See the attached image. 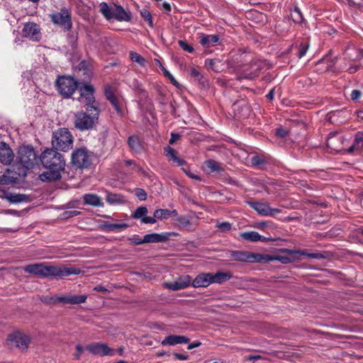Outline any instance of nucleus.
Instances as JSON below:
<instances>
[{
	"label": "nucleus",
	"mask_w": 363,
	"mask_h": 363,
	"mask_svg": "<svg viewBox=\"0 0 363 363\" xmlns=\"http://www.w3.org/2000/svg\"><path fill=\"white\" fill-rule=\"evenodd\" d=\"M201 345V342H200L199 341H194L188 345L187 349L192 350L194 348L199 347Z\"/></svg>",
	"instance_id": "obj_56"
},
{
	"label": "nucleus",
	"mask_w": 363,
	"mask_h": 363,
	"mask_svg": "<svg viewBox=\"0 0 363 363\" xmlns=\"http://www.w3.org/2000/svg\"><path fill=\"white\" fill-rule=\"evenodd\" d=\"M72 162L78 168H86L91 164V157L86 149H78L72 154Z\"/></svg>",
	"instance_id": "obj_10"
},
{
	"label": "nucleus",
	"mask_w": 363,
	"mask_h": 363,
	"mask_svg": "<svg viewBox=\"0 0 363 363\" xmlns=\"http://www.w3.org/2000/svg\"><path fill=\"white\" fill-rule=\"evenodd\" d=\"M147 208L144 206H139L135 209L131 217L135 219H140L143 223H151L154 224L156 223L155 218L150 216H147Z\"/></svg>",
	"instance_id": "obj_20"
},
{
	"label": "nucleus",
	"mask_w": 363,
	"mask_h": 363,
	"mask_svg": "<svg viewBox=\"0 0 363 363\" xmlns=\"http://www.w3.org/2000/svg\"><path fill=\"white\" fill-rule=\"evenodd\" d=\"M179 138V135L178 134H176V133H172L171 134V138L169 139V144H173L174 143H175L178 139Z\"/></svg>",
	"instance_id": "obj_58"
},
{
	"label": "nucleus",
	"mask_w": 363,
	"mask_h": 363,
	"mask_svg": "<svg viewBox=\"0 0 363 363\" xmlns=\"http://www.w3.org/2000/svg\"><path fill=\"white\" fill-rule=\"evenodd\" d=\"M350 6L357 7L363 4V0H347Z\"/></svg>",
	"instance_id": "obj_52"
},
{
	"label": "nucleus",
	"mask_w": 363,
	"mask_h": 363,
	"mask_svg": "<svg viewBox=\"0 0 363 363\" xmlns=\"http://www.w3.org/2000/svg\"><path fill=\"white\" fill-rule=\"evenodd\" d=\"M114 13L113 16V20L118 21H126L128 22L131 19V15L130 12L126 11L122 6H116L114 9Z\"/></svg>",
	"instance_id": "obj_25"
},
{
	"label": "nucleus",
	"mask_w": 363,
	"mask_h": 363,
	"mask_svg": "<svg viewBox=\"0 0 363 363\" xmlns=\"http://www.w3.org/2000/svg\"><path fill=\"white\" fill-rule=\"evenodd\" d=\"M86 349L91 353L98 355H111L112 350L106 345L102 343H94L89 345Z\"/></svg>",
	"instance_id": "obj_21"
},
{
	"label": "nucleus",
	"mask_w": 363,
	"mask_h": 363,
	"mask_svg": "<svg viewBox=\"0 0 363 363\" xmlns=\"http://www.w3.org/2000/svg\"><path fill=\"white\" fill-rule=\"evenodd\" d=\"M23 36L33 41H38L41 35L38 26L33 23H28L24 26L23 29Z\"/></svg>",
	"instance_id": "obj_15"
},
{
	"label": "nucleus",
	"mask_w": 363,
	"mask_h": 363,
	"mask_svg": "<svg viewBox=\"0 0 363 363\" xmlns=\"http://www.w3.org/2000/svg\"><path fill=\"white\" fill-rule=\"evenodd\" d=\"M191 284V278L189 275L179 277L173 282L165 284L167 288L172 291L184 289Z\"/></svg>",
	"instance_id": "obj_17"
},
{
	"label": "nucleus",
	"mask_w": 363,
	"mask_h": 363,
	"mask_svg": "<svg viewBox=\"0 0 363 363\" xmlns=\"http://www.w3.org/2000/svg\"><path fill=\"white\" fill-rule=\"evenodd\" d=\"M37 157V153L33 146H20L17 151L16 161L22 167L18 168V172L8 169L4 174L0 176V185L13 184L20 178L26 177L27 170L33 168L35 165Z\"/></svg>",
	"instance_id": "obj_1"
},
{
	"label": "nucleus",
	"mask_w": 363,
	"mask_h": 363,
	"mask_svg": "<svg viewBox=\"0 0 363 363\" xmlns=\"http://www.w3.org/2000/svg\"><path fill=\"white\" fill-rule=\"evenodd\" d=\"M231 223L228 222H223L218 223L216 224V228H218L221 232H228L231 230Z\"/></svg>",
	"instance_id": "obj_43"
},
{
	"label": "nucleus",
	"mask_w": 363,
	"mask_h": 363,
	"mask_svg": "<svg viewBox=\"0 0 363 363\" xmlns=\"http://www.w3.org/2000/svg\"><path fill=\"white\" fill-rule=\"evenodd\" d=\"M140 15L146 21H147L150 27L153 26L152 16L148 11L143 9L142 11H140Z\"/></svg>",
	"instance_id": "obj_41"
},
{
	"label": "nucleus",
	"mask_w": 363,
	"mask_h": 363,
	"mask_svg": "<svg viewBox=\"0 0 363 363\" xmlns=\"http://www.w3.org/2000/svg\"><path fill=\"white\" fill-rule=\"evenodd\" d=\"M174 356L175 357L176 359H179V360L188 359V356L183 354L174 353Z\"/></svg>",
	"instance_id": "obj_59"
},
{
	"label": "nucleus",
	"mask_w": 363,
	"mask_h": 363,
	"mask_svg": "<svg viewBox=\"0 0 363 363\" xmlns=\"http://www.w3.org/2000/svg\"><path fill=\"white\" fill-rule=\"evenodd\" d=\"M128 227V224L124 223H105L104 228L107 231L114 232V231H122L126 229Z\"/></svg>",
	"instance_id": "obj_37"
},
{
	"label": "nucleus",
	"mask_w": 363,
	"mask_h": 363,
	"mask_svg": "<svg viewBox=\"0 0 363 363\" xmlns=\"http://www.w3.org/2000/svg\"><path fill=\"white\" fill-rule=\"evenodd\" d=\"M308 46L309 45L308 44H301L300 45V49H299V52H298V57L299 58H301L302 57H303L308 49Z\"/></svg>",
	"instance_id": "obj_50"
},
{
	"label": "nucleus",
	"mask_w": 363,
	"mask_h": 363,
	"mask_svg": "<svg viewBox=\"0 0 363 363\" xmlns=\"http://www.w3.org/2000/svg\"><path fill=\"white\" fill-rule=\"evenodd\" d=\"M362 95V91L357 89H354L350 94V98L354 101H359Z\"/></svg>",
	"instance_id": "obj_44"
},
{
	"label": "nucleus",
	"mask_w": 363,
	"mask_h": 363,
	"mask_svg": "<svg viewBox=\"0 0 363 363\" xmlns=\"http://www.w3.org/2000/svg\"><path fill=\"white\" fill-rule=\"evenodd\" d=\"M164 152L168 160L172 161L176 165L182 166L186 163L183 159H181L177 156V152L173 148L167 147L164 148Z\"/></svg>",
	"instance_id": "obj_26"
},
{
	"label": "nucleus",
	"mask_w": 363,
	"mask_h": 363,
	"mask_svg": "<svg viewBox=\"0 0 363 363\" xmlns=\"http://www.w3.org/2000/svg\"><path fill=\"white\" fill-rule=\"evenodd\" d=\"M116 4L109 6L106 2H101L99 4V11L106 18V20L111 21L113 20V16L115 11L114 9L116 7Z\"/></svg>",
	"instance_id": "obj_28"
},
{
	"label": "nucleus",
	"mask_w": 363,
	"mask_h": 363,
	"mask_svg": "<svg viewBox=\"0 0 363 363\" xmlns=\"http://www.w3.org/2000/svg\"><path fill=\"white\" fill-rule=\"evenodd\" d=\"M78 82L71 77H60L56 84L60 94L65 98H69L78 87Z\"/></svg>",
	"instance_id": "obj_5"
},
{
	"label": "nucleus",
	"mask_w": 363,
	"mask_h": 363,
	"mask_svg": "<svg viewBox=\"0 0 363 363\" xmlns=\"http://www.w3.org/2000/svg\"><path fill=\"white\" fill-rule=\"evenodd\" d=\"M212 283L223 284L232 278L230 272H218L216 274L211 273Z\"/></svg>",
	"instance_id": "obj_34"
},
{
	"label": "nucleus",
	"mask_w": 363,
	"mask_h": 363,
	"mask_svg": "<svg viewBox=\"0 0 363 363\" xmlns=\"http://www.w3.org/2000/svg\"><path fill=\"white\" fill-rule=\"evenodd\" d=\"M130 58L132 62L137 63L138 65L141 67H146L147 64V61L143 56L139 55L138 53L130 51Z\"/></svg>",
	"instance_id": "obj_38"
},
{
	"label": "nucleus",
	"mask_w": 363,
	"mask_h": 363,
	"mask_svg": "<svg viewBox=\"0 0 363 363\" xmlns=\"http://www.w3.org/2000/svg\"><path fill=\"white\" fill-rule=\"evenodd\" d=\"M87 296L86 295L80 296H52L50 298V303H62L64 304L77 305L85 303Z\"/></svg>",
	"instance_id": "obj_12"
},
{
	"label": "nucleus",
	"mask_w": 363,
	"mask_h": 363,
	"mask_svg": "<svg viewBox=\"0 0 363 363\" xmlns=\"http://www.w3.org/2000/svg\"><path fill=\"white\" fill-rule=\"evenodd\" d=\"M80 214V212L78 211H67L62 213V216L64 218H69L71 217L77 216Z\"/></svg>",
	"instance_id": "obj_49"
},
{
	"label": "nucleus",
	"mask_w": 363,
	"mask_h": 363,
	"mask_svg": "<svg viewBox=\"0 0 363 363\" xmlns=\"http://www.w3.org/2000/svg\"><path fill=\"white\" fill-rule=\"evenodd\" d=\"M289 250H284L287 252L286 255H270L262 254V262H268L270 261H279L282 264H289L294 261V254H290Z\"/></svg>",
	"instance_id": "obj_19"
},
{
	"label": "nucleus",
	"mask_w": 363,
	"mask_h": 363,
	"mask_svg": "<svg viewBox=\"0 0 363 363\" xmlns=\"http://www.w3.org/2000/svg\"><path fill=\"white\" fill-rule=\"evenodd\" d=\"M24 271L40 277H52L56 279L77 275L82 272L79 268L70 265H51L46 263L28 264L24 267Z\"/></svg>",
	"instance_id": "obj_3"
},
{
	"label": "nucleus",
	"mask_w": 363,
	"mask_h": 363,
	"mask_svg": "<svg viewBox=\"0 0 363 363\" xmlns=\"http://www.w3.org/2000/svg\"><path fill=\"white\" fill-rule=\"evenodd\" d=\"M190 75L191 77L194 78L196 80L199 82H200L203 78L202 74L197 68L194 67H190Z\"/></svg>",
	"instance_id": "obj_40"
},
{
	"label": "nucleus",
	"mask_w": 363,
	"mask_h": 363,
	"mask_svg": "<svg viewBox=\"0 0 363 363\" xmlns=\"http://www.w3.org/2000/svg\"><path fill=\"white\" fill-rule=\"evenodd\" d=\"M169 217V210L168 209H163L160 208L157 209L154 213L153 217L154 218L158 219V220H162L166 219Z\"/></svg>",
	"instance_id": "obj_39"
},
{
	"label": "nucleus",
	"mask_w": 363,
	"mask_h": 363,
	"mask_svg": "<svg viewBox=\"0 0 363 363\" xmlns=\"http://www.w3.org/2000/svg\"><path fill=\"white\" fill-rule=\"evenodd\" d=\"M164 75L169 79L170 82L174 85L178 86V82H177L175 78L172 76V74H171V73L169 72H168L167 70L164 69Z\"/></svg>",
	"instance_id": "obj_54"
},
{
	"label": "nucleus",
	"mask_w": 363,
	"mask_h": 363,
	"mask_svg": "<svg viewBox=\"0 0 363 363\" xmlns=\"http://www.w3.org/2000/svg\"><path fill=\"white\" fill-rule=\"evenodd\" d=\"M125 165L128 167H131L133 164L134 163L133 160H127L124 161Z\"/></svg>",
	"instance_id": "obj_64"
},
{
	"label": "nucleus",
	"mask_w": 363,
	"mask_h": 363,
	"mask_svg": "<svg viewBox=\"0 0 363 363\" xmlns=\"http://www.w3.org/2000/svg\"><path fill=\"white\" fill-rule=\"evenodd\" d=\"M203 168L208 173L218 172L223 170L220 163L213 160H206L203 164Z\"/></svg>",
	"instance_id": "obj_33"
},
{
	"label": "nucleus",
	"mask_w": 363,
	"mask_h": 363,
	"mask_svg": "<svg viewBox=\"0 0 363 363\" xmlns=\"http://www.w3.org/2000/svg\"><path fill=\"white\" fill-rule=\"evenodd\" d=\"M288 252L290 253V254H294V255H296V254H298L300 255H303V256H306L308 257V255L309 254L308 252H307L305 250H302V251H294V250H288Z\"/></svg>",
	"instance_id": "obj_55"
},
{
	"label": "nucleus",
	"mask_w": 363,
	"mask_h": 363,
	"mask_svg": "<svg viewBox=\"0 0 363 363\" xmlns=\"http://www.w3.org/2000/svg\"><path fill=\"white\" fill-rule=\"evenodd\" d=\"M168 239V235L164 233H150L143 237L145 243H154L164 242Z\"/></svg>",
	"instance_id": "obj_30"
},
{
	"label": "nucleus",
	"mask_w": 363,
	"mask_h": 363,
	"mask_svg": "<svg viewBox=\"0 0 363 363\" xmlns=\"http://www.w3.org/2000/svg\"><path fill=\"white\" fill-rule=\"evenodd\" d=\"M189 338L184 335H169L166 337L162 341V345H175L177 344L188 343Z\"/></svg>",
	"instance_id": "obj_23"
},
{
	"label": "nucleus",
	"mask_w": 363,
	"mask_h": 363,
	"mask_svg": "<svg viewBox=\"0 0 363 363\" xmlns=\"http://www.w3.org/2000/svg\"><path fill=\"white\" fill-rule=\"evenodd\" d=\"M179 45L181 48H182L184 50H185V51H186V52H188L189 53H191L194 51V48L191 45L187 44L184 40H179Z\"/></svg>",
	"instance_id": "obj_45"
},
{
	"label": "nucleus",
	"mask_w": 363,
	"mask_h": 363,
	"mask_svg": "<svg viewBox=\"0 0 363 363\" xmlns=\"http://www.w3.org/2000/svg\"><path fill=\"white\" fill-rule=\"evenodd\" d=\"M308 258L315 259H324L325 257L323 253L315 252V253H309L308 255Z\"/></svg>",
	"instance_id": "obj_51"
},
{
	"label": "nucleus",
	"mask_w": 363,
	"mask_h": 363,
	"mask_svg": "<svg viewBox=\"0 0 363 363\" xmlns=\"http://www.w3.org/2000/svg\"><path fill=\"white\" fill-rule=\"evenodd\" d=\"M52 145L55 150L66 152L72 147L73 137L67 128H60L53 133Z\"/></svg>",
	"instance_id": "obj_4"
},
{
	"label": "nucleus",
	"mask_w": 363,
	"mask_h": 363,
	"mask_svg": "<svg viewBox=\"0 0 363 363\" xmlns=\"http://www.w3.org/2000/svg\"><path fill=\"white\" fill-rule=\"evenodd\" d=\"M5 198L11 203H19L30 201L29 196L23 194L7 193Z\"/></svg>",
	"instance_id": "obj_29"
},
{
	"label": "nucleus",
	"mask_w": 363,
	"mask_h": 363,
	"mask_svg": "<svg viewBox=\"0 0 363 363\" xmlns=\"http://www.w3.org/2000/svg\"><path fill=\"white\" fill-rule=\"evenodd\" d=\"M128 240L130 243L134 245H141L145 243L143 238H140L138 235H133L132 238H129Z\"/></svg>",
	"instance_id": "obj_47"
},
{
	"label": "nucleus",
	"mask_w": 363,
	"mask_h": 363,
	"mask_svg": "<svg viewBox=\"0 0 363 363\" xmlns=\"http://www.w3.org/2000/svg\"><path fill=\"white\" fill-rule=\"evenodd\" d=\"M94 91V86L89 84L79 88L80 101L84 104L87 111H100L96 105Z\"/></svg>",
	"instance_id": "obj_6"
},
{
	"label": "nucleus",
	"mask_w": 363,
	"mask_h": 363,
	"mask_svg": "<svg viewBox=\"0 0 363 363\" xmlns=\"http://www.w3.org/2000/svg\"><path fill=\"white\" fill-rule=\"evenodd\" d=\"M289 133V130L283 127H279L276 129V135L279 138H285Z\"/></svg>",
	"instance_id": "obj_46"
},
{
	"label": "nucleus",
	"mask_w": 363,
	"mask_h": 363,
	"mask_svg": "<svg viewBox=\"0 0 363 363\" xmlns=\"http://www.w3.org/2000/svg\"><path fill=\"white\" fill-rule=\"evenodd\" d=\"M128 143L132 151L135 152H140L143 147L138 136L132 135L128 138Z\"/></svg>",
	"instance_id": "obj_35"
},
{
	"label": "nucleus",
	"mask_w": 363,
	"mask_h": 363,
	"mask_svg": "<svg viewBox=\"0 0 363 363\" xmlns=\"http://www.w3.org/2000/svg\"><path fill=\"white\" fill-rule=\"evenodd\" d=\"M247 203L261 216L275 217L281 212L280 208H272L265 201H247Z\"/></svg>",
	"instance_id": "obj_7"
},
{
	"label": "nucleus",
	"mask_w": 363,
	"mask_h": 363,
	"mask_svg": "<svg viewBox=\"0 0 363 363\" xmlns=\"http://www.w3.org/2000/svg\"><path fill=\"white\" fill-rule=\"evenodd\" d=\"M251 163L253 166H260L262 164H264L265 163L263 157L259 155H254L251 157Z\"/></svg>",
	"instance_id": "obj_42"
},
{
	"label": "nucleus",
	"mask_w": 363,
	"mask_h": 363,
	"mask_svg": "<svg viewBox=\"0 0 363 363\" xmlns=\"http://www.w3.org/2000/svg\"><path fill=\"white\" fill-rule=\"evenodd\" d=\"M104 94L106 99L109 101L111 105L114 107L116 112L123 111L122 101L114 94L113 89L111 86H106Z\"/></svg>",
	"instance_id": "obj_16"
},
{
	"label": "nucleus",
	"mask_w": 363,
	"mask_h": 363,
	"mask_svg": "<svg viewBox=\"0 0 363 363\" xmlns=\"http://www.w3.org/2000/svg\"><path fill=\"white\" fill-rule=\"evenodd\" d=\"M98 115H76L75 128L81 131L92 129L98 121Z\"/></svg>",
	"instance_id": "obj_9"
},
{
	"label": "nucleus",
	"mask_w": 363,
	"mask_h": 363,
	"mask_svg": "<svg viewBox=\"0 0 363 363\" xmlns=\"http://www.w3.org/2000/svg\"><path fill=\"white\" fill-rule=\"evenodd\" d=\"M106 200L110 205L122 204L125 202V198L123 195L113 194L109 191H106Z\"/></svg>",
	"instance_id": "obj_31"
},
{
	"label": "nucleus",
	"mask_w": 363,
	"mask_h": 363,
	"mask_svg": "<svg viewBox=\"0 0 363 363\" xmlns=\"http://www.w3.org/2000/svg\"><path fill=\"white\" fill-rule=\"evenodd\" d=\"M131 169L133 171H134L135 172H142V171H143L142 167L140 166H139L138 164H137L135 162L133 164V165L131 166Z\"/></svg>",
	"instance_id": "obj_57"
},
{
	"label": "nucleus",
	"mask_w": 363,
	"mask_h": 363,
	"mask_svg": "<svg viewBox=\"0 0 363 363\" xmlns=\"http://www.w3.org/2000/svg\"><path fill=\"white\" fill-rule=\"evenodd\" d=\"M219 40V37L216 35L201 34L199 37L200 43L206 48L215 46Z\"/></svg>",
	"instance_id": "obj_27"
},
{
	"label": "nucleus",
	"mask_w": 363,
	"mask_h": 363,
	"mask_svg": "<svg viewBox=\"0 0 363 363\" xmlns=\"http://www.w3.org/2000/svg\"><path fill=\"white\" fill-rule=\"evenodd\" d=\"M240 237L243 240L250 242H257L259 240L266 241L267 240L266 238L260 235L257 232L255 231L242 233L240 234Z\"/></svg>",
	"instance_id": "obj_32"
},
{
	"label": "nucleus",
	"mask_w": 363,
	"mask_h": 363,
	"mask_svg": "<svg viewBox=\"0 0 363 363\" xmlns=\"http://www.w3.org/2000/svg\"><path fill=\"white\" fill-rule=\"evenodd\" d=\"M42 165L47 169L40 174L43 182H52L61 178L65 167L63 155L55 149L47 148L40 156Z\"/></svg>",
	"instance_id": "obj_2"
},
{
	"label": "nucleus",
	"mask_w": 363,
	"mask_h": 363,
	"mask_svg": "<svg viewBox=\"0 0 363 363\" xmlns=\"http://www.w3.org/2000/svg\"><path fill=\"white\" fill-rule=\"evenodd\" d=\"M83 201L85 205L94 207H103L104 203L101 199L95 194H86L83 196Z\"/></svg>",
	"instance_id": "obj_24"
},
{
	"label": "nucleus",
	"mask_w": 363,
	"mask_h": 363,
	"mask_svg": "<svg viewBox=\"0 0 363 363\" xmlns=\"http://www.w3.org/2000/svg\"><path fill=\"white\" fill-rule=\"evenodd\" d=\"M14 159V153L6 143H0V162L4 164H10Z\"/></svg>",
	"instance_id": "obj_18"
},
{
	"label": "nucleus",
	"mask_w": 363,
	"mask_h": 363,
	"mask_svg": "<svg viewBox=\"0 0 363 363\" xmlns=\"http://www.w3.org/2000/svg\"><path fill=\"white\" fill-rule=\"evenodd\" d=\"M362 147H363V133L358 132L355 135L352 145L348 148L347 152L352 153L354 150H360Z\"/></svg>",
	"instance_id": "obj_36"
},
{
	"label": "nucleus",
	"mask_w": 363,
	"mask_h": 363,
	"mask_svg": "<svg viewBox=\"0 0 363 363\" xmlns=\"http://www.w3.org/2000/svg\"><path fill=\"white\" fill-rule=\"evenodd\" d=\"M266 97L269 100H272L274 97V89L270 90V91L267 94Z\"/></svg>",
	"instance_id": "obj_61"
},
{
	"label": "nucleus",
	"mask_w": 363,
	"mask_h": 363,
	"mask_svg": "<svg viewBox=\"0 0 363 363\" xmlns=\"http://www.w3.org/2000/svg\"><path fill=\"white\" fill-rule=\"evenodd\" d=\"M8 340L13 342L16 347L22 350H26L30 343L29 337L20 332H16L11 335Z\"/></svg>",
	"instance_id": "obj_13"
},
{
	"label": "nucleus",
	"mask_w": 363,
	"mask_h": 363,
	"mask_svg": "<svg viewBox=\"0 0 363 363\" xmlns=\"http://www.w3.org/2000/svg\"><path fill=\"white\" fill-rule=\"evenodd\" d=\"M76 349H77V354H76V358L78 359L79 355L82 354V352H83V348L82 346H80L79 345H77L76 346Z\"/></svg>",
	"instance_id": "obj_62"
},
{
	"label": "nucleus",
	"mask_w": 363,
	"mask_h": 363,
	"mask_svg": "<svg viewBox=\"0 0 363 363\" xmlns=\"http://www.w3.org/2000/svg\"><path fill=\"white\" fill-rule=\"evenodd\" d=\"M94 289L96 290L97 291H102V292H104V291H107L106 289H105L102 286H97L95 287Z\"/></svg>",
	"instance_id": "obj_63"
},
{
	"label": "nucleus",
	"mask_w": 363,
	"mask_h": 363,
	"mask_svg": "<svg viewBox=\"0 0 363 363\" xmlns=\"http://www.w3.org/2000/svg\"><path fill=\"white\" fill-rule=\"evenodd\" d=\"M177 221L179 223L180 225L183 226H187L190 225L189 220L184 217V216H180L177 218Z\"/></svg>",
	"instance_id": "obj_53"
},
{
	"label": "nucleus",
	"mask_w": 363,
	"mask_h": 363,
	"mask_svg": "<svg viewBox=\"0 0 363 363\" xmlns=\"http://www.w3.org/2000/svg\"><path fill=\"white\" fill-rule=\"evenodd\" d=\"M183 171L191 178L192 179H196V180H200V177L198 175H196V174H194L189 172H188L187 170H186L184 168H182Z\"/></svg>",
	"instance_id": "obj_60"
},
{
	"label": "nucleus",
	"mask_w": 363,
	"mask_h": 363,
	"mask_svg": "<svg viewBox=\"0 0 363 363\" xmlns=\"http://www.w3.org/2000/svg\"><path fill=\"white\" fill-rule=\"evenodd\" d=\"M211 273H201L191 280V285L194 288L207 287L212 283Z\"/></svg>",
	"instance_id": "obj_22"
},
{
	"label": "nucleus",
	"mask_w": 363,
	"mask_h": 363,
	"mask_svg": "<svg viewBox=\"0 0 363 363\" xmlns=\"http://www.w3.org/2000/svg\"><path fill=\"white\" fill-rule=\"evenodd\" d=\"M51 19L55 24L69 30L72 27L70 13L67 9H62L60 12L51 15Z\"/></svg>",
	"instance_id": "obj_11"
},
{
	"label": "nucleus",
	"mask_w": 363,
	"mask_h": 363,
	"mask_svg": "<svg viewBox=\"0 0 363 363\" xmlns=\"http://www.w3.org/2000/svg\"><path fill=\"white\" fill-rule=\"evenodd\" d=\"M230 260L246 262H262V254L242 250H230L228 256Z\"/></svg>",
	"instance_id": "obj_8"
},
{
	"label": "nucleus",
	"mask_w": 363,
	"mask_h": 363,
	"mask_svg": "<svg viewBox=\"0 0 363 363\" xmlns=\"http://www.w3.org/2000/svg\"><path fill=\"white\" fill-rule=\"evenodd\" d=\"M135 195L140 201H145L147 199V194L142 189H137L135 191Z\"/></svg>",
	"instance_id": "obj_48"
},
{
	"label": "nucleus",
	"mask_w": 363,
	"mask_h": 363,
	"mask_svg": "<svg viewBox=\"0 0 363 363\" xmlns=\"http://www.w3.org/2000/svg\"><path fill=\"white\" fill-rule=\"evenodd\" d=\"M345 138L338 134H330L327 140V145L335 152H340L345 147Z\"/></svg>",
	"instance_id": "obj_14"
}]
</instances>
